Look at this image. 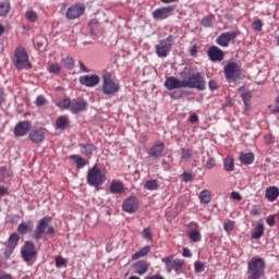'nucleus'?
Wrapping results in <instances>:
<instances>
[{
    "mask_svg": "<svg viewBox=\"0 0 279 279\" xmlns=\"http://www.w3.org/2000/svg\"><path fill=\"white\" fill-rule=\"evenodd\" d=\"M58 108H61V110H70L72 114H80V112H84V110L88 108V102L83 98H64L58 104Z\"/></svg>",
    "mask_w": 279,
    "mask_h": 279,
    "instance_id": "obj_1",
    "label": "nucleus"
},
{
    "mask_svg": "<svg viewBox=\"0 0 279 279\" xmlns=\"http://www.w3.org/2000/svg\"><path fill=\"white\" fill-rule=\"evenodd\" d=\"M265 260L260 257H253L247 263V279H260L265 276Z\"/></svg>",
    "mask_w": 279,
    "mask_h": 279,
    "instance_id": "obj_2",
    "label": "nucleus"
},
{
    "mask_svg": "<svg viewBox=\"0 0 279 279\" xmlns=\"http://www.w3.org/2000/svg\"><path fill=\"white\" fill-rule=\"evenodd\" d=\"M13 65L16 71H23V69H32V63H29V54H27V50L19 46L12 58Z\"/></svg>",
    "mask_w": 279,
    "mask_h": 279,
    "instance_id": "obj_3",
    "label": "nucleus"
},
{
    "mask_svg": "<svg viewBox=\"0 0 279 279\" xmlns=\"http://www.w3.org/2000/svg\"><path fill=\"white\" fill-rule=\"evenodd\" d=\"M51 219L52 218L50 216H45L39 220L33 233V239H35V241H40L44 234H56V229L53 228V226L49 227V223H51Z\"/></svg>",
    "mask_w": 279,
    "mask_h": 279,
    "instance_id": "obj_4",
    "label": "nucleus"
},
{
    "mask_svg": "<svg viewBox=\"0 0 279 279\" xmlns=\"http://www.w3.org/2000/svg\"><path fill=\"white\" fill-rule=\"evenodd\" d=\"M121 90V84L114 80L110 73H105L102 76V93L109 97H114Z\"/></svg>",
    "mask_w": 279,
    "mask_h": 279,
    "instance_id": "obj_5",
    "label": "nucleus"
},
{
    "mask_svg": "<svg viewBox=\"0 0 279 279\" xmlns=\"http://www.w3.org/2000/svg\"><path fill=\"white\" fill-rule=\"evenodd\" d=\"M173 258L174 255L166 256L161 258V263H163L167 274L174 271L177 276H180L184 269V266L186 265V262H184V259Z\"/></svg>",
    "mask_w": 279,
    "mask_h": 279,
    "instance_id": "obj_6",
    "label": "nucleus"
},
{
    "mask_svg": "<svg viewBox=\"0 0 279 279\" xmlns=\"http://www.w3.org/2000/svg\"><path fill=\"white\" fill-rule=\"evenodd\" d=\"M223 73L227 82H236V80H241L243 69H241V65H239V63L234 61H229L223 66Z\"/></svg>",
    "mask_w": 279,
    "mask_h": 279,
    "instance_id": "obj_7",
    "label": "nucleus"
},
{
    "mask_svg": "<svg viewBox=\"0 0 279 279\" xmlns=\"http://www.w3.org/2000/svg\"><path fill=\"white\" fill-rule=\"evenodd\" d=\"M104 182H106V175L97 165L87 171V184H89V186H101Z\"/></svg>",
    "mask_w": 279,
    "mask_h": 279,
    "instance_id": "obj_8",
    "label": "nucleus"
},
{
    "mask_svg": "<svg viewBox=\"0 0 279 279\" xmlns=\"http://www.w3.org/2000/svg\"><path fill=\"white\" fill-rule=\"evenodd\" d=\"M184 88H196V90H206V77L197 72L192 74L187 80L183 81Z\"/></svg>",
    "mask_w": 279,
    "mask_h": 279,
    "instance_id": "obj_9",
    "label": "nucleus"
},
{
    "mask_svg": "<svg viewBox=\"0 0 279 279\" xmlns=\"http://www.w3.org/2000/svg\"><path fill=\"white\" fill-rule=\"evenodd\" d=\"M173 40H175L173 35H169L166 39L159 40L155 46V51L158 58H167V56H169V52L173 47Z\"/></svg>",
    "mask_w": 279,
    "mask_h": 279,
    "instance_id": "obj_10",
    "label": "nucleus"
},
{
    "mask_svg": "<svg viewBox=\"0 0 279 279\" xmlns=\"http://www.w3.org/2000/svg\"><path fill=\"white\" fill-rule=\"evenodd\" d=\"M86 12V5L84 3H76L71 5L65 13V19L68 21H75V19H80Z\"/></svg>",
    "mask_w": 279,
    "mask_h": 279,
    "instance_id": "obj_11",
    "label": "nucleus"
},
{
    "mask_svg": "<svg viewBox=\"0 0 279 279\" xmlns=\"http://www.w3.org/2000/svg\"><path fill=\"white\" fill-rule=\"evenodd\" d=\"M22 258L25 263H29L36 258V245L34 243L27 241L21 250Z\"/></svg>",
    "mask_w": 279,
    "mask_h": 279,
    "instance_id": "obj_12",
    "label": "nucleus"
},
{
    "mask_svg": "<svg viewBox=\"0 0 279 279\" xmlns=\"http://www.w3.org/2000/svg\"><path fill=\"white\" fill-rule=\"evenodd\" d=\"M173 12H175V5L159 8L153 12V19H155V21H165V19L173 16Z\"/></svg>",
    "mask_w": 279,
    "mask_h": 279,
    "instance_id": "obj_13",
    "label": "nucleus"
},
{
    "mask_svg": "<svg viewBox=\"0 0 279 279\" xmlns=\"http://www.w3.org/2000/svg\"><path fill=\"white\" fill-rule=\"evenodd\" d=\"M138 198H136V196H130L126 199H124L122 204V210H124V213H129L130 215H132L138 210Z\"/></svg>",
    "mask_w": 279,
    "mask_h": 279,
    "instance_id": "obj_14",
    "label": "nucleus"
},
{
    "mask_svg": "<svg viewBox=\"0 0 279 279\" xmlns=\"http://www.w3.org/2000/svg\"><path fill=\"white\" fill-rule=\"evenodd\" d=\"M239 34L236 32L222 33L217 37L216 43L219 47H229L230 43L234 40Z\"/></svg>",
    "mask_w": 279,
    "mask_h": 279,
    "instance_id": "obj_15",
    "label": "nucleus"
},
{
    "mask_svg": "<svg viewBox=\"0 0 279 279\" xmlns=\"http://www.w3.org/2000/svg\"><path fill=\"white\" fill-rule=\"evenodd\" d=\"M80 84L82 86H86L87 88H95L100 82L99 75L92 74V75H83L78 78Z\"/></svg>",
    "mask_w": 279,
    "mask_h": 279,
    "instance_id": "obj_16",
    "label": "nucleus"
},
{
    "mask_svg": "<svg viewBox=\"0 0 279 279\" xmlns=\"http://www.w3.org/2000/svg\"><path fill=\"white\" fill-rule=\"evenodd\" d=\"M207 56L211 62H221L226 58V53L217 46L209 47Z\"/></svg>",
    "mask_w": 279,
    "mask_h": 279,
    "instance_id": "obj_17",
    "label": "nucleus"
},
{
    "mask_svg": "<svg viewBox=\"0 0 279 279\" xmlns=\"http://www.w3.org/2000/svg\"><path fill=\"white\" fill-rule=\"evenodd\" d=\"M32 130V122L20 121L14 128V134L17 137L27 136V132Z\"/></svg>",
    "mask_w": 279,
    "mask_h": 279,
    "instance_id": "obj_18",
    "label": "nucleus"
},
{
    "mask_svg": "<svg viewBox=\"0 0 279 279\" xmlns=\"http://www.w3.org/2000/svg\"><path fill=\"white\" fill-rule=\"evenodd\" d=\"M47 134V129L38 128L31 131L28 138L32 143H43L45 141V135Z\"/></svg>",
    "mask_w": 279,
    "mask_h": 279,
    "instance_id": "obj_19",
    "label": "nucleus"
},
{
    "mask_svg": "<svg viewBox=\"0 0 279 279\" xmlns=\"http://www.w3.org/2000/svg\"><path fill=\"white\" fill-rule=\"evenodd\" d=\"M165 88H167V90H175L178 88H184V81H180V78L175 76H170L165 81Z\"/></svg>",
    "mask_w": 279,
    "mask_h": 279,
    "instance_id": "obj_20",
    "label": "nucleus"
},
{
    "mask_svg": "<svg viewBox=\"0 0 279 279\" xmlns=\"http://www.w3.org/2000/svg\"><path fill=\"white\" fill-rule=\"evenodd\" d=\"M80 151L85 158H93V154L97 151V146L93 143L78 144Z\"/></svg>",
    "mask_w": 279,
    "mask_h": 279,
    "instance_id": "obj_21",
    "label": "nucleus"
},
{
    "mask_svg": "<svg viewBox=\"0 0 279 279\" xmlns=\"http://www.w3.org/2000/svg\"><path fill=\"white\" fill-rule=\"evenodd\" d=\"M189 228H191L190 231V240L193 241V243H199L202 241V233L199 232V225L197 222H190Z\"/></svg>",
    "mask_w": 279,
    "mask_h": 279,
    "instance_id": "obj_22",
    "label": "nucleus"
},
{
    "mask_svg": "<svg viewBox=\"0 0 279 279\" xmlns=\"http://www.w3.org/2000/svg\"><path fill=\"white\" fill-rule=\"evenodd\" d=\"M162 151H165V143L160 142L157 144H154L147 151L148 156L150 158H161L162 157Z\"/></svg>",
    "mask_w": 279,
    "mask_h": 279,
    "instance_id": "obj_23",
    "label": "nucleus"
},
{
    "mask_svg": "<svg viewBox=\"0 0 279 279\" xmlns=\"http://www.w3.org/2000/svg\"><path fill=\"white\" fill-rule=\"evenodd\" d=\"M71 128V120L69 116H59L54 123L56 130H69Z\"/></svg>",
    "mask_w": 279,
    "mask_h": 279,
    "instance_id": "obj_24",
    "label": "nucleus"
},
{
    "mask_svg": "<svg viewBox=\"0 0 279 279\" xmlns=\"http://www.w3.org/2000/svg\"><path fill=\"white\" fill-rule=\"evenodd\" d=\"M133 269L138 276H145V274L149 271V263L146 260H138L133 265Z\"/></svg>",
    "mask_w": 279,
    "mask_h": 279,
    "instance_id": "obj_25",
    "label": "nucleus"
},
{
    "mask_svg": "<svg viewBox=\"0 0 279 279\" xmlns=\"http://www.w3.org/2000/svg\"><path fill=\"white\" fill-rule=\"evenodd\" d=\"M109 191L112 195H121V193H125V185L121 181L113 180L111 181Z\"/></svg>",
    "mask_w": 279,
    "mask_h": 279,
    "instance_id": "obj_26",
    "label": "nucleus"
},
{
    "mask_svg": "<svg viewBox=\"0 0 279 279\" xmlns=\"http://www.w3.org/2000/svg\"><path fill=\"white\" fill-rule=\"evenodd\" d=\"M34 231V222L28 220L26 222H21L17 226V234H21L22 236L25 234H29V232Z\"/></svg>",
    "mask_w": 279,
    "mask_h": 279,
    "instance_id": "obj_27",
    "label": "nucleus"
},
{
    "mask_svg": "<svg viewBox=\"0 0 279 279\" xmlns=\"http://www.w3.org/2000/svg\"><path fill=\"white\" fill-rule=\"evenodd\" d=\"M265 197L268 202H276L279 197V189L277 186H269L266 189Z\"/></svg>",
    "mask_w": 279,
    "mask_h": 279,
    "instance_id": "obj_28",
    "label": "nucleus"
},
{
    "mask_svg": "<svg viewBox=\"0 0 279 279\" xmlns=\"http://www.w3.org/2000/svg\"><path fill=\"white\" fill-rule=\"evenodd\" d=\"M241 98L245 106V112H250L252 110V92L242 93Z\"/></svg>",
    "mask_w": 279,
    "mask_h": 279,
    "instance_id": "obj_29",
    "label": "nucleus"
},
{
    "mask_svg": "<svg viewBox=\"0 0 279 279\" xmlns=\"http://www.w3.org/2000/svg\"><path fill=\"white\" fill-rule=\"evenodd\" d=\"M198 199L201 204H210L213 202V194L208 190H203L198 195Z\"/></svg>",
    "mask_w": 279,
    "mask_h": 279,
    "instance_id": "obj_30",
    "label": "nucleus"
},
{
    "mask_svg": "<svg viewBox=\"0 0 279 279\" xmlns=\"http://www.w3.org/2000/svg\"><path fill=\"white\" fill-rule=\"evenodd\" d=\"M70 160H74L77 169H84L88 165V160L84 159L80 155H71Z\"/></svg>",
    "mask_w": 279,
    "mask_h": 279,
    "instance_id": "obj_31",
    "label": "nucleus"
},
{
    "mask_svg": "<svg viewBox=\"0 0 279 279\" xmlns=\"http://www.w3.org/2000/svg\"><path fill=\"white\" fill-rule=\"evenodd\" d=\"M265 234V225L258 222L252 233V239L258 240Z\"/></svg>",
    "mask_w": 279,
    "mask_h": 279,
    "instance_id": "obj_32",
    "label": "nucleus"
},
{
    "mask_svg": "<svg viewBox=\"0 0 279 279\" xmlns=\"http://www.w3.org/2000/svg\"><path fill=\"white\" fill-rule=\"evenodd\" d=\"M149 252H151V247L144 246L140 251H137L135 254L132 255V260H138V258H145V256H147Z\"/></svg>",
    "mask_w": 279,
    "mask_h": 279,
    "instance_id": "obj_33",
    "label": "nucleus"
},
{
    "mask_svg": "<svg viewBox=\"0 0 279 279\" xmlns=\"http://www.w3.org/2000/svg\"><path fill=\"white\" fill-rule=\"evenodd\" d=\"M239 159L242 165H252L254 162V153H242Z\"/></svg>",
    "mask_w": 279,
    "mask_h": 279,
    "instance_id": "obj_34",
    "label": "nucleus"
},
{
    "mask_svg": "<svg viewBox=\"0 0 279 279\" xmlns=\"http://www.w3.org/2000/svg\"><path fill=\"white\" fill-rule=\"evenodd\" d=\"M19 241H21V235H19V233L14 232L9 236L8 245L16 248V246L19 245Z\"/></svg>",
    "mask_w": 279,
    "mask_h": 279,
    "instance_id": "obj_35",
    "label": "nucleus"
},
{
    "mask_svg": "<svg viewBox=\"0 0 279 279\" xmlns=\"http://www.w3.org/2000/svg\"><path fill=\"white\" fill-rule=\"evenodd\" d=\"M193 158V149L191 148H181V160L189 162Z\"/></svg>",
    "mask_w": 279,
    "mask_h": 279,
    "instance_id": "obj_36",
    "label": "nucleus"
},
{
    "mask_svg": "<svg viewBox=\"0 0 279 279\" xmlns=\"http://www.w3.org/2000/svg\"><path fill=\"white\" fill-rule=\"evenodd\" d=\"M225 171H234V158L228 156L223 161Z\"/></svg>",
    "mask_w": 279,
    "mask_h": 279,
    "instance_id": "obj_37",
    "label": "nucleus"
},
{
    "mask_svg": "<svg viewBox=\"0 0 279 279\" xmlns=\"http://www.w3.org/2000/svg\"><path fill=\"white\" fill-rule=\"evenodd\" d=\"M144 187L147 191H158L160 185L158 184V180H148V181H146Z\"/></svg>",
    "mask_w": 279,
    "mask_h": 279,
    "instance_id": "obj_38",
    "label": "nucleus"
},
{
    "mask_svg": "<svg viewBox=\"0 0 279 279\" xmlns=\"http://www.w3.org/2000/svg\"><path fill=\"white\" fill-rule=\"evenodd\" d=\"M61 64L64 66V69L71 71V69L75 66V61L73 60V57H66L64 59H61Z\"/></svg>",
    "mask_w": 279,
    "mask_h": 279,
    "instance_id": "obj_39",
    "label": "nucleus"
},
{
    "mask_svg": "<svg viewBox=\"0 0 279 279\" xmlns=\"http://www.w3.org/2000/svg\"><path fill=\"white\" fill-rule=\"evenodd\" d=\"M25 19L28 23H36V21H38V13L34 10L26 11Z\"/></svg>",
    "mask_w": 279,
    "mask_h": 279,
    "instance_id": "obj_40",
    "label": "nucleus"
},
{
    "mask_svg": "<svg viewBox=\"0 0 279 279\" xmlns=\"http://www.w3.org/2000/svg\"><path fill=\"white\" fill-rule=\"evenodd\" d=\"M10 2H2L0 3V16H8L10 14L11 10Z\"/></svg>",
    "mask_w": 279,
    "mask_h": 279,
    "instance_id": "obj_41",
    "label": "nucleus"
},
{
    "mask_svg": "<svg viewBox=\"0 0 279 279\" xmlns=\"http://www.w3.org/2000/svg\"><path fill=\"white\" fill-rule=\"evenodd\" d=\"M142 236L145 239V241H151L154 239V234L151 233V229L145 228L142 231Z\"/></svg>",
    "mask_w": 279,
    "mask_h": 279,
    "instance_id": "obj_42",
    "label": "nucleus"
},
{
    "mask_svg": "<svg viewBox=\"0 0 279 279\" xmlns=\"http://www.w3.org/2000/svg\"><path fill=\"white\" fill-rule=\"evenodd\" d=\"M49 73H54L56 75H58L61 71L60 64L58 63H53L48 68Z\"/></svg>",
    "mask_w": 279,
    "mask_h": 279,
    "instance_id": "obj_43",
    "label": "nucleus"
},
{
    "mask_svg": "<svg viewBox=\"0 0 279 279\" xmlns=\"http://www.w3.org/2000/svg\"><path fill=\"white\" fill-rule=\"evenodd\" d=\"M194 269H195L196 274H202V271H204V269H205L204 263H202L199 260L195 262L194 263Z\"/></svg>",
    "mask_w": 279,
    "mask_h": 279,
    "instance_id": "obj_44",
    "label": "nucleus"
},
{
    "mask_svg": "<svg viewBox=\"0 0 279 279\" xmlns=\"http://www.w3.org/2000/svg\"><path fill=\"white\" fill-rule=\"evenodd\" d=\"M56 267H66V259L62 256L56 257Z\"/></svg>",
    "mask_w": 279,
    "mask_h": 279,
    "instance_id": "obj_45",
    "label": "nucleus"
},
{
    "mask_svg": "<svg viewBox=\"0 0 279 279\" xmlns=\"http://www.w3.org/2000/svg\"><path fill=\"white\" fill-rule=\"evenodd\" d=\"M252 27H253V29H255V32H262L263 31V21L256 20L255 22L252 23Z\"/></svg>",
    "mask_w": 279,
    "mask_h": 279,
    "instance_id": "obj_46",
    "label": "nucleus"
},
{
    "mask_svg": "<svg viewBox=\"0 0 279 279\" xmlns=\"http://www.w3.org/2000/svg\"><path fill=\"white\" fill-rule=\"evenodd\" d=\"M205 167H206L207 169H215V167H217V160H215L214 157H210V158L206 161Z\"/></svg>",
    "mask_w": 279,
    "mask_h": 279,
    "instance_id": "obj_47",
    "label": "nucleus"
},
{
    "mask_svg": "<svg viewBox=\"0 0 279 279\" xmlns=\"http://www.w3.org/2000/svg\"><path fill=\"white\" fill-rule=\"evenodd\" d=\"M266 223L267 226H269L270 228H274L276 226V215H269L266 218Z\"/></svg>",
    "mask_w": 279,
    "mask_h": 279,
    "instance_id": "obj_48",
    "label": "nucleus"
},
{
    "mask_svg": "<svg viewBox=\"0 0 279 279\" xmlns=\"http://www.w3.org/2000/svg\"><path fill=\"white\" fill-rule=\"evenodd\" d=\"M14 246H10L9 244L7 245L3 255L5 256V258H10V256H12V254L14 253Z\"/></svg>",
    "mask_w": 279,
    "mask_h": 279,
    "instance_id": "obj_49",
    "label": "nucleus"
},
{
    "mask_svg": "<svg viewBox=\"0 0 279 279\" xmlns=\"http://www.w3.org/2000/svg\"><path fill=\"white\" fill-rule=\"evenodd\" d=\"M223 229L226 230V232H232V230H234V222L232 221L226 222L223 225Z\"/></svg>",
    "mask_w": 279,
    "mask_h": 279,
    "instance_id": "obj_50",
    "label": "nucleus"
},
{
    "mask_svg": "<svg viewBox=\"0 0 279 279\" xmlns=\"http://www.w3.org/2000/svg\"><path fill=\"white\" fill-rule=\"evenodd\" d=\"M45 104H47L45 96H38L36 99V106H45Z\"/></svg>",
    "mask_w": 279,
    "mask_h": 279,
    "instance_id": "obj_51",
    "label": "nucleus"
},
{
    "mask_svg": "<svg viewBox=\"0 0 279 279\" xmlns=\"http://www.w3.org/2000/svg\"><path fill=\"white\" fill-rule=\"evenodd\" d=\"M182 177H183V182H193V174L189 172H183Z\"/></svg>",
    "mask_w": 279,
    "mask_h": 279,
    "instance_id": "obj_52",
    "label": "nucleus"
},
{
    "mask_svg": "<svg viewBox=\"0 0 279 279\" xmlns=\"http://www.w3.org/2000/svg\"><path fill=\"white\" fill-rule=\"evenodd\" d=\"M88 27H90V32H94L95 27H99V21L97 20H92L88 23Z\"/></svg>",
    "mask_w": 279,
    "mask_h": 279,
    "instance_id": "obj_53",
    "label": "nucleus"
},
{
    "mask_svg": "<svg viewBox=\"0 0 279 279\" xmlns=\"http://www.w3.org/2000/svg\"><path fill=\"white\" fill-rule=\"evenodd\" d=\"M209 89L210 90H217L219 88V85L217 84V81H209L208 83Z\"/></svg>",
    "mask_w": 279,
    "mask_h": 279,
    "instance_id": "obj_54",
    "label": "nucleus"
},
{
    "mask_svg": "<svg viewBox=\"0 0 279 279\" xmlns=\"http://www.w3.org/2000/svg\"><path fill=\"white\" fill-rule=\"evenodd\" d=\"M197 51H199V47L197 45H194L192 48H190V54L195 58L197 56Z\"/></svg>",
    "mask_w": 279,
    "mask_h": 279,
    "instance_id": "obj_55",
    "label": "nucleus"
},
{
    "mask_svg": "<svg viewBox=\"0 0 279 279\" xmlns=\"http://www.w3.org/2000/svg\"><path fill=\"white\" fill-rule=\"evenodd\" d=\"M264 143L266 145H271V143H274V137L271 136V134H267L264 136Z\"/></svg>",
    "mask_w": 279,
    "mask_h": 279,
    "instance_id": "obj_56",
    "label": "nucleus"
},
{
    "mask_svg": "<svg viewBox=\"0 0 279 279\" xmlns=\"http://www.w3.org/2000/svg\"><path fill=\"white\" fill-rule=\"evenodd\" d=\"M258 215H260V208L254 206V207L251 209V216H252V217H258Z\"/></svg>",
    "mask_w": 279,
    "mask_h": 279,
    "instance_id": "obj_57",
    "label": "nucleus"
},
{
    "mask_svg": "<svg viewBox=\"0 0 279 279\" xmlns=\"http://www.w3.org/2000/svg\"><path fill=\"white\" fill-rule=\"evenodd\" d=\"M5 175H8V169L5 167L0 168V180L3 181L5 180Z\"/></svg>",
    "mask_w": 279,
    "mask_h": 279,
    "instance_id": "obj_58",
    "label": "nucleus"
},
{
    "mask_svg": "<svg viewBox=\"0 0 279 279\" xmlns=\"http://www.w3.org/2000/svg\"><path fill=\"white\" fill-rule=\"evenodd\" d=\"M231 198L236 199V202H241V199H243V197L241 196V193H239V192H232Z\"/></svg>",
    "mask_w": 279,
    "mask_h": 279,
    "instance_id": "obj_59",
    "label": "nucleus"
},
{
    "mask_svg": "<svg viewBox=\"0 0 279 279\" xmlns=\"http://www.w3.org/2000/svg\"><path fill=\"white\" fill-rule=\"evenodd\" d=\"M189 121L192 123H197L199 121V117L196 113L190 116Z\"/></svg>",
    "mask_w": 279,
    "mask_h": 279,
    "instance_id": "obj_60",
    "label": "nucleus"
},
{
    "mask_svg": "<svg viewBox=\"0 0 279 279\" xmlns=\"http://www.w3.org/2000/svg\"><path fill=\"white\" fill-rule=\"evenodd\" d=\"M183 256H184V258H191L193 256V253H191V250L184 247L183 248Z\"/></svg>",
    "mask_w": 279,
    "mask_h": 279,
    "instance_id": "obj_61",
    "label": "nucleus"
},
{
    "mask_svg": "<svg viewBox=\"0 0 279 279\" xmlns=\"http://www.w3.org/2000/svg\"><path fill=\"white\" fill-rule=\"evenodd\" d=\"M4 195H10V193L4 186H0V197H4Z\"/></svg>",
    "mask_w": 279,
    "mask_h": 279,
    "instance_id": "obj_62",
    "label": "nucleus"
},
{
    "mask_svg": "<svg viewBox=\"0 0 279 279\" xmlns=\"http://www.w3.org/2000/svg\"><path fill=\"white\" fill-rule=\"evenodd\" d=\"M145 279H165V277H162L160 274H156L154 276H148Z\"/></svg>",
    "mask_w": 279,
    "mask_h": 279,
    "instance_id": "obj_63",
    "label": "nucleus"
},
{
    "mask_svg": "<svg viewBox=\"0 0 279 279\" xmlns=\"http://www.w3.org/2000/svg\"><path fill=\"white\" fill-rule=\"evenodd\" d=\"M272 112L279 114V95L276 98V108L272 110Z\"/></svg>",
    "mask_w": 279,
    "mask_h": 279,
    "instance_id": "obj_64",
    "label": "nucleus"
}]
</instances>
